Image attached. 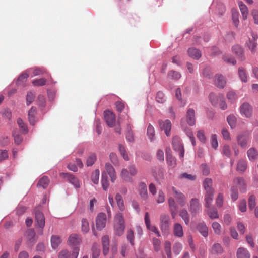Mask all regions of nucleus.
<instances>
[{"instance_id": "44", "label": "nucleus", "mask_w": 258, "mask_h": 258, "mask_svg": "<svg viewBox=\"0 0 258 258\" xmlns=\"http://www.w3.org/2000/svg\"><path fill=\"white\" fill-rule=\"evenodd\" d=\"M176 139H177L175 138L173 140L172 144H173V148H174V150L179 151L180 152H179L180 157L181 158H183L184 153L183 146L178 145V147H176Z\"/></svg>"}, {"instance_id": "49", "label": "nucleus", "mask_w": 258, "mask_h": 258, "mask_svg": "<svg viewBox=\"0 0 258 258\" xmlns=\"http://www.w3.org/2000/svg\"><path fill=\"white\" fill-rule=\"evenodd\" d=\"M119 151L120 152V154L123 159L126 161H128L130 160L129 157L126 152L125 147L121 144H119Z\"/></svg>"}, {"instance_id": "27", "label": "nucleus", "mask_w": 258, "mask_h": 258, "mask_svg": "<svg viewBox=\"0 0 258 258\" xmlns=\"http://www.w3.org/2000/svg\"><path fill=\"white\" fill-rule=\"evenodd\" d=\"M37 110L34 107H32L28 112V119L31 124L34 125L35 123V115Z\"/></svg>"}, {"instance_id": "51", "label": "nucleus", "mask_w": 258, "mask_h": 258, "mask_svg": "<svg viewBox=\"0 0 258 258\" xmlns=\"http://www.w3.org/2000/svg\"><path fill=\"white\" fill-rule=\"evenodd\" d=\"M165 251L168 258H172L171 251V243L169 241H166L164 243Z\"/></svg>"}, {"instance_id": "40", "label": "nucleus", "mask_w": 258, "mask_h": 258, "mask_svg": "<svg viewBox=\"0 0 258 258\" xmlns=\"http://www.w3.org/2000/svg\"><path fill=\"white\" fill-rule=\"evenodd\" d=\"M115 200L119 210L123 211L125 210V206L122 196L119 194H117L115 196Z\"/></svg>"}, {"instance_id": "12", "label": "nucleus", "mask_w": 258, "mask_h": 258, "mask_svg": "<svg viewBox=\"0 0 258 258\" xmlns=\"http://www.w3.org/2000/svg\"><path fill=\"white\" fill-rule=\"evenodd\" d=\"M238 187L240 192L244 193L246 191V184L244 179L242 177H237L233 180V185Z\"/></svg>"}, {"instance_id": "24", "label": "nucleus", "mask_w": 258, "mask_h": 258, "mask_svg": "<svg viewBox=\"0 0 258 258\" xmlns=\"http://www.w3.org/2000/svg\"><path fill=\"white\" fill-rule=\"evenodd\" d=\"M232 52L241 60H244L243 52L242 48L239 45H234L232 47Z\"/></svg>"}, {"instance_id": "34", "label": "nucleus", "mask_w": 258, "mask_h": 258, "mask_svg": "<svg viewBox=\"0 0 258 258\" xmlns=\"http://www.w3.org/2000/svg\"><path fill=\"white\" fill-rule=\"evenodd\" d=\"M61 243L60 237L57 235H52L51 238V244L52 247L55 249Z\"/></svg>"}, {"instance_id": "33", "label": "nucleus", "mask_w": 258, "mask_h": 258, "mask_svg": "<svg viewBox=\"0 0 258 258\" xmlns=\"http://www.w3.org/2000/svg\"><path fill=\"white\" fill-rule=\"evenodd\" d=\"M188 53L191 57L196 59H198L201 56V52L198 49L194 48H189L188 50Z\"/></svg>"}, {"instance_id": "52", "label": "nucleus", "mask_w": 258, "mask_h": 258, "mask_svg": "<svg viewBox=\"0 0 258 258\" xmlns=\"http://www.w3.org/2000/svg\"><path fill=\"white\" fill-rule=\"evenodd\" d=\"M256 205L255 197L253 195H250L248 198V207L250 210H252L255 207Z\"/></svg>"}, {"instance_id": "19", "label": "nucleus", "mask_w": 258, "mask_h": 258, "mask_svg": "<svg viewBox=\"0 0 258 258\" xmlns=\"http://www.w3.org/2000/svg\"><path fill=\"white\" fill-rule=\"evenodd\" d=\"M138 192L141 197L144 200L148 199L147 187L145 183L141 182L139 184Z\"/></svg>"}, {"instance_id": "17", "label": "nucleus", "mask_w": 258, "mask_h": 258, "mask_svg": "<svg viewBox=\"0 0 258 258\" xmlns=\"http://www.w3.org/2000/svg\"><path fill=\"white\" fill-rule=\"evenodd\" d=\"M159 124L162 130H164L165 134L169 136L171 128V123L170 120H166L165 121L160 120Z\"/></svg>"}, {"instance_id": "53", "label": "nucleus", "mask_w": 258, "mask_h": 258, "mask_svg": "<svg viewBox=\"0 0 258 258\" xmlns=\"http://www.w3.org/2000/svg\"><path fill=\"white\" fill-rule=\"evenodd\" d=\"M212 228L215 234L220 235L221 233V226L218 223L214 222L212 225Z\"/></svg>"}, {"instance_id": "22", "label": "nucleus", "mask_w": 258, "mask_h": 258, "mask_svg": "<svg viewBox=\"0 0 258 258\" xmlns=\"http://www.w3.org/2000/svg\"><path fill=\"white\" fill-rule=\"evenodd\" d=\"M214 191L206 192L204 197L205 207L209 208L213 202Z\"/></svg>"}, {"instance_id": "57", "label": "nucleus", "mask_w": 258, "mask_h": 258, "mask_svg": "<svg viewBox=\"0 0 258 258\" xmlns=\"http://www.w3.org/2000/svg\"><path fill=\"white\" fill-rule=\"evenodd\" d=\"M223 59L224 61H225L226 62H227V63L232 64L233 65H235L236 63V60L235 59V58L234 57H233L231 56H229L228 55H224L223 57Z\"/></svg>"}, {"instance_id": "48", "label": "nucleus", "mask_w": 258, "mask_h": 258, "mask_svg": "<svg viewBox=\"0 0 258 258\" xmlns=\"http://www.w3.org/2000/svg\"><path fill=\"white\" fill-rule=\"evenodd\" d=\"M181 76L179 72L175 71H171L168 73V78L172 80H178Z\"/></svg>"}, {"instance_id": "41", "label": "nucleus", "mask_w": 258, "mask_h": 258, "mask_svg": "<svg viewBox=\"0 0 258 258\" xmlns=\"http://www.w3.org/2000/svg\"><path fill=\"white\" fill-rule=\"evenodd\" d=\"M97 159L96 155L95 153H91L88 155L87 159L86 164L87 166H92L96 162Z\"/></svg>"}, {"instance_id": "16", "label": "nucleus", "mask_w": 258, "mask_h": 258, "mask_svg": "<svg viewBox=\"0 0 258 258\" xmlns=\"http://www.w3.org/2000/svg\"><path fill=\"white\" fill-rule=\"evenodd\" d=\"M251 38H249V41L248 42H247V44L251 52L254 53L255 52L256 47L257 46L256 40L257 39V36L252 33L251 34Z\"/></svg>"}, {"instance_id": "20", "label": "nucleus", "mask_w": 258, "mask_h": 258, "mask_svg": "<svg viewBox=\"0 0 258 258\" xmlns=\"http://www.w3.org/2000/svg\"><path fill=\"white\" fill-rule=\"evenodd\" d=\"M186 122L189 126H193L195 124V112L193 109H189L187 111Z\"/></svg>"}, {"instance_id": "6", "label": "nucleus", "mask_w": 258, "mask_h": 258, "mask_svg": "<svg viewBox=\"0 0 258 258\" xmlns=\"http://www.w3.org/2000/svg\"><path fill=\"white\" fill-rule=\"evenodd\" d=\"M250 141V137L246 134H241L237 137V144L243 149L246 148Z\"/></svg>"}, {"instance_id": "43", "label": "nucleus", "mask_w": 258, "mask_h": 258, "mask_svg": "<svg viewBox=\"0 0 258 258\" xmlns=\"http://www.w3.org/2000/svg\"><path fill=\"white\" fill-rule=\"evenodd\" d=\"M92 258H98L100 253L99 245L96 243L94 244L92 246Z\"/></svg>"}, {"instance_id": "13", "label": "nucleus", "mask_w": 258, "mask_h": 258, "mask_svg": "<svg viewBox=\"0 0 258 258\" xmlns=\"http://www.w3.org/2000/svg\"><path fill=\"white\" fill-rule=\"evenodd\" d=\"M168 205L172 218L174 219L177 214L178 205L176 203L174 199L172 197L169 198Z\"/></svg>"}, {"instance_id": "10", "label": "nucleus", "mask_w": 258, "mask_h": 258, "mask_svg": "<svg viewBox=\"0 0 258 258\" xmlns=\"http://www.w3.org/2000/svg\"><path fill=\"white\" fill-rule=\"evenodd\" d=\"M172 190L174 197L177 202L181 207H184L186 205V198L185 196L181 192L177 190L175 187H172Z\"/></svg>"}, {"instance_id": "21", "label": "nucleus", "mask_w": 258, "mask_h": 258, "mask_svg": "<svg viewBox=\"0 0 258 258\" xmlns=\"http://www.w3.org/2000/svg\"><path fill=\"white\" fill-rule=\"evenodd\" d=\"M214 84L217 87L223 88L225 86L226 81L222 75L217 74L215 76Z\"/></svg>"}, {"instance_id": "9", "label": "nucleus", "mask_w": 258, "mask_h": 258, "mask_svg": "<svg viewBox=\"0 0 258 258\" xmlns=\"http://www.w3.org/2000/svg\"><path fill=\"white\" fill-rule=\"evenodd\" d=\"M106 215L105 213H99L96 218V226L98 230H101L106 226Z\"/></svg>"}, {"instance_id": "35", "label": "nucleus", "mask_w": 258, "mask_h": 258, "mask_svg": "<svg viewBox=\"0 0 258 258\" xmlns=\"http://www.w3.org/2000/svg\"><path fill=\"white\" fill-rule=\"evenodd\" d=\"M220 96H223L221 95H217L214 93H211L209 94V100L213 106H217L220 101Z\"/></svg>"}, {"instance_id": "64", "label": "nucleus", "mask_w": 258, "mask_h": 258, "mask_svg": "<svg viewBox=\"0 0 258 258\" xmlns=\"http://www.w3.org/2000/svg\"><path fill=\"white\" fill-rule=\"evenodd\" d=\"M222 153L227 157H230L231 155V151L230 146L227 145H224L223 147Z\"/></svg>"}, {"instance_id": "32", "label": "nucleus", "mask_w": 258, "mask_h": 258, "mask_svg": "<svg viewBox=\"0 0 258 258\" xmlns=\"http://www.w3.org/2000/svg\"><path fill=\"white\" fill-rule=\"evenodd\" d=\"M238 73L241 81L246 83L248 81V79L246 70L243 67H239L238 68Z\"/></svg>"}, {"instance_id": "63", "label": "nucleus", "mask_w": 258, "mask_h": 258, "mask_svg": "<svg viewBox=\"0 0 258 258\" xmlns=\"http://www.w3.org/2000/svg\"><path fill=\"white\" fill-rule=\"evenodd\" d=\"M232 20L235 26L237 27L239 24V13L237 11H232Z\"/></svg>"}, {"instance_id": "5", "label": "nucleus", "mask_w": 258, "mask_h": 258, "mask_svg": "<svg viewBox=\"0 0 258 258\" xmlns=\"http://www.w3.org/2000/svg\"><path fill=\"white\" fill-rule=\"evenodd\" d=\"M79 248L75 247L72 251L63 249L60 251L58 255V258H77L79 255Z\"/></svg>"}, {"instance_id": "1", "label": "nucleus", "mask_w": 258, "mask_h": 258, "mask_svg": "<svg viewBox=\"0 0 258 258\" xmlns=\"http://www.w3.org/2000/svg\"><path fill=\"white\" fill-rule=\"evenodd\" d=\"M107 174L110 176L111 182H114L116 179V172L112 166L108 163L105 164V170L102 173L101 184L104 190H107L109 185Z\"/></svg>"}, {"instance_id": "11", "label": "nucleus", "mask_w": 258, "mask_h": 258, "mask_svg": "<svg viewBox=\"0 0 258 258\" xmlns=\"http://www.w3.org/2000/svg\"><path fill=\"white\" fill-rule=\"evenodd\" d=\"M81 242L80 236L76 234H71L68 240V244L69 246L72 247L73 249L76 247L79 248V245Z\"/></svg>"}, {"instance_id": "60", "label": "nucleus", "mask_w": 258, "mask_h": 258, "mask_svg": "<svg viewBox=\"0 0 258 258\" xmlns=\"http://www.w3.org/2000/svg\"><path fill=\"white\" fill-rule=\"evenodd\" d=\"M127 239L131 245H134V235L132 230L130 229L127 232Z\"/></svg>"}, {"instance_id": "36", "label": "nucleus", "mask_w": 258, "mask_h": 258, "mask_svg": "<svg viewBox=\"0 0 258 258\" xmlns=\"http://www.w3.org/2000/svg\"><path fill=\"white\" fill-rule=\"evenodd\" d=\"M247 168V162L244 159H240L237 165V170L238 171L243 172Z\"/></svg>"}, {"instance_id": "4", "label": "nucleus", "mask_w": 258, "mask_h": 258, "mask_svg": "<svg viewBox=\"0 0 258 258\" xmlns=\"http://www.w3.org/2000/svg\"><path fill=\"white\" fill-rule=\"evenodd\" d=\"M35 222L36 227L41 229V230L39 232V234L42 235L43 229L45 223V217L43 213L39 210L35 211Z\"/></svg>"}, {"instance_id": "30", "label": "nucleus", "mask_w": 258, "mask_h": 258, "mask_svg": "<svg viewBox=\"0 0 258 258\" xmlns=\"http://www.w3.org/2000/svg\"><path fill=\"white\" fill-rule=\"evenodd\" d=\"M197 229L200 233L205 237L208 235V229L204 223H200L197 226Z\"/></svg>"}, {"instance_id": "31", "label": "nucleus", "mask_w": 258, "mask_h": 258, "mask_svg": "<svg viewBox=\"0 0 258 258\" xmlns=\"http://www.w3.org/2000/svg\"><path fill=\"white\" fill-rule=\"evenodd\" d=\"M223 248L219 243L214 244L210 249V253L212 254H218L222 253Z\"/></svg>"}, {"instance_id": "56", "label": "nucleus", "mask_w": 258, "mask_h": 258, "mask_svg": "<svg viewBox=\"0 0 258 258\" xmlns=\"http://www.w3.org/2000/svg\"><path fill=\"white\" fill-rule=\"evenodd\" d=\"M156 100L158 103H163L166 100L164 93L161 91L158 92L156 95Z\"/></svg>"}, {"instance_id": "29", "label": "nucleus", "mask_w": 258, "mask_h": 258, "mask_svg": "<svg viewBox=\"0 0 258 258\" xmlns=\"http://www.w3.org/2000/svg\"><path fill=\"white\" fill-rule=\"evenodd\" d=\"M213 182L211 178H207L203 182V187L206 192L214 191L213 187Z\"/></svg>"}, {"instance_id": "39", "label": "nucleus", "mask_w": 258, "mask_h": 258, "mask_svg": "<svg viewBox=\"0 0 258 258\" xmlns=\"http://www.w3.org/2000/svg\"><path fill=\"white\" fill-rule=\"evenodd\" d=\"M166 160L167 164L170 168H174L176 165V160L175 158L173 157L172 156L169 154L167 151V157Z\"/></svg>"}, {"instance_id": "15", "label": "nucleus", "mask_w": 258, "mask_h": 258, "mask_svg": "<svg viewBox=\"0 0 258 258\" xmlns=\"http://www.w3.org/2000/svg\"><path fill=\"white\" fill-rule=\"evenodd\" d=\"M145 223L146 227L148 230L154 232L158 237L160 236V233H159L157 228L156 227H155V226L151 225L150 216H149V214L148 212H146L145 213Z\"/></svg>"}, {"instance_id": "38", "label": "nucleus", "mask_w": 258, "mask_h": 258, "mask_svg": "<svg viewBox=\"0 0 258 258\" xmlns=\"http://www.w3.org/2000/svg\"><path fill=\"white\" fill-rule=\"evenodd\" d=\"M49 183V179L47 176H43L40 179L38 183L37 186L38 187H42L43 189L46 188Z\"/></svg>"}, {"instance_id": "14", "label": "nucleus", "mask_w": 258, "mask_h": 258, "mask_svg": "<svg viewBox=\"0 0 258 258\" xmlns=\"http://www.w3.org/2000/svg\"><path fill=\"white\" fill-rule=\"evenodd\" d=\"M104 119L107 124L110 127L114 126L115 122V115L110 111L104 112Z\"/></svg>"}, {"instance_id": "50", "label": "nucleus", "mask_w": 258, "mask_h": 258, "mask_svg": "<svg viewBox=\"0 0 258 258\" xmlns=\"http://www.w3.org/2000/svg\"><path fill=\"white\" fill-rule=\"evenodd\" d=\"M46 83V79L44 78L35 79L32 81L33 85L36 86H42L45 85Z\"/></svg>"}, {"instance_id": "55", "label": "nucleus", "mask_w": 258, "mask_h": 258, "mask_svg": "<svg viewBox=\"0 0 258 258\" xmlns=\"http://www.w3.org/2000/svg\"><path fill=\"white\" fill-rule=\"evenodd\" d=\"M89 230V223L85 218L82 220V231L84 233H87Z\"/></svg>"}, {"instance_id": "7", "label": "nucleus", "mask_w": 258, "mask_h": 258, "mask_svg": "<svg viewBox=\"0 0 258 258\" xmlns=\"http://www.w3.org/2000/svg\"><path fill=\"white\" fill-rule=\"evenodd\" d=\"M201 204L198 199L192 198L189 202V210L191 215L195 216L201 209Z\"/></svg>"}, {"instance_id": "26", "label": "nucleus", "mask_w": 258, "mask_h": 258, "mask_svg": "<svg viewBox=\"0 0 258 258\" xmlns=\"http://www.w3.org/2000/svg\"><path fill=\"white\" fill-rule=\"evenodd\" d=\"M237 258H250V254L246 249L240 247L237 250Z\"/></svg>"}, {"instance_id": "58", "label": "nucleus", "mask_w": 258, "mask_h": 258, "mask_svg": "<svg viewBox=\"0 0 258 258\" xmlns=\"http://www.w3.org/2000/svg\"><path fill=\"white\" fill-rule=\"evenodd\" d=\"M208 214L211 219H216L218 218L217 211L215 208H212L208 211Z\"/></svg>"}, {"instance_id": "23", "label": "nucleus", "mask_w": 258, "mask_h": 258, "mask_svg": "<svg viewBox=\"0 0 258 258\" xmlns=\"http://www.w3.org/2000/svg\"><path fill=\"white\" fill-rule=\"evenodd\" d=\"M247 155L250 161H255L258 157V151L254 148H250L247 151Z\"/></svg>"}, {"instance_id": "46", "label": "nucleus", "mask_w": 258, "mask_h": 258, "mask_svg": "<svg viewBox=\"0 0 258 258\" xmlns=\"http://www.w3.org/2000/svg\"><path fill=\"white\" fill-rule=\"evenodd\" d=\"M100 172L98 169L95 170L92 172L91 175V180L95 184H97L99 182Z\"/></svg>"}, {"instance_id": "18", "label": "nucleus", "mask_w": 258, "mask_h": 258, "mask_svg": "<svg viewBox=\"0 0 258 258\" xmlns=\"http://www.w3.org/2000/svg\"><path fill=\"white\" fill-rule=\"evenodd\" d=\"M61 175L63 176L64 177L66 178L68 181L73 184L75 188L80 187V183L78 179L75 177L74 175L69 174L68 173H61Z\"/></svg>"}, {"instance_id": "59", "label": "nucleus", "mask_w": 258, "mask_h": 258, "mask_svg": "<svg viewBox=\"0 0 258 258\" xmlns=\"http://www.w3.org/2000/svg\"><path fill=\"white\" fill-rule=\"evenodd\" d=\"M17 123L19 126L22 130L24 133L26 134L28 132V128L25 124V123L23 122L22 119L18 118L17 119Z\"/></svg>"}, {"instance_id": "3", "label": "nucleus", "mask_w": 258, "mask_h": 258, "mask_svg": "<svg viewBox=\"0 0 258 258\" xmlns=\"http://www.w3.org/2000/svg\"><path fill=\"white\" fill-rule=\"evenodd\" d=\"M239 110L240 114L244 117L249 119L253 116V107L247 102L243 103Z\"/></svg>"}, {"instance_id": "47", "label": "nucleus", "mask_w": 258, "mask_h": 258, "mask_svg": "<svg viewBox=\"0 0 258 258\" xmlns=\"http://www.w3.org/2000/svg\"><path fill=\"white\" fill-rule=\"evenodd\" d=\"M26 236L27 239L30 241H33L35 240V232L32 229H30L27 230L26 232Z\"/></svg>"}, {"instance_id": "28", "label": "nucleus", "mask_w": 258, "mask_h": 258, "mask_svg": "<svg viewBox=\"0 0 258 258\" xmlns=\"http://www.w3.org/2000/svg\"><path fill=\"white\" fill-rule=\"evenodd\" d=\"M238 6L242 14V18L244 20L247 18L248 11L247 6L242 2H239Z\"/></svg>"}, {"instance_id": "42", "label": "nucleus", "mask_w": 258, "mask_h": 258, "mask_svg": "<svg viewBox=\"0 0 258 258\" xmlns=\"http://www.w3.org/2000/svg\"><path fill=\"white\" fill-rule=\"evenodd\" d=\"M227 121L231 128H234L236 127L237 118L235 115L231 114L228 116Z\"/></svg>"}, {"instance_id": "2", "label": "nucleus", "mask_w": 258, "mask_h": 258, "mask_svg": "<svg viewBox=\"0 0 258 258\" xmlns=\"http://www.w3.org/2000/svg\"><path fill=\"white\" fill-rule=\"evenodd\" d=\"M124 220L123 215L121 213H117L114 220V229L115 233L118 236L123 234L124 230Z\"/></svg>"}, {"instance_id": "37", "label": "nucleus", "mask_w": 258, "mask_h": 258, "mask_svg": "<svg viewBox=\"0 0 258 258\" xmlns=\"http://www.w3.org/2000/svg\"><path fill=\"white\" fill-rule=\"evenodd\" d=\"M179 216L184 221L185 223L188 225L190 221V217L187 211L185 209H182L180 210Z\"/></svg>"}, {"instance_id": "45", "label": "nucleus", "mask_w": 258, "mask_h": 258, "mask_svg": "<svg viewBox=\"0 0 258 258\" xmlns=\"http://www.w3.org/2000/svg\"><path fill=\"white\" fill-rule=\"evenodd\" d=\"M147 135L151 141H153L155 136L154 128L152 125L149 124L147 127Z\"/></svg>"}, {"instance_id": "54", "label": "nucleus", "mask_w": 258, "mask_h": 258, "mask_svg": "<svg viewBox=\"0 0 258 258\" xmlns=\"http://www.w3.org/2000/svg\"><path fill=\"white\" fill-rule=\"evenodd\" d=\"M231 197L233 201H236L238 198V192L237 187L234 185L231 186Z\"/></svg>"}, {"instance_id": "62", "label": "nucleus", "mask_w": 258, "mask_h": 258, "mask_svg": "<svg viewBox=\"0 0 258 258\" xmlns=\"http://www.w3.org/2000/svg\"><path fill=\"white\" fill-rule=\"evenodd\" d=\"M165 196L163 191L161 190H159L158 192V197L156 199V202L158 204L162 203L165 201Z\"/></svg>"}, {"instance_id": "61", "label": "nucleus", "mask_w": 258, "mask_h": 258, "mask_svg": "<svg viewBox=\"0 0 258 258\" xmlns=\"http://www.w3.org/2000/svg\"><path fill=\"white\" fill-rule=\"evenodd\" d=\"M182 249V245L180 243H176L173 247V251L174 253L177 255L178 254Z\"/></svg>"}, {"instance_id": "25", "label": "nucleus", "mask_w": 258, "mask_h": 258, "mask_svg": "<svg viewBox=\"0 0 258 258\" xmlns=\"http://www.w3.org/2000/svg\"><path fill=\"white\" fill-rule=\"evenodd\" d=\"M173 232L175 236L182 237L183 236V228L179 223H175L174 225Z\"/></svg>"}, {"instance_id": "8", "label": "nucleus", "mask_w": 258, "mask_h": 258, "mask_svg": "<svg viewBox=\"0 0 258 258\" xmlns=\"http://www.w3.org/2000/svg\"><path fill=\"white\" fill-rule=\"evenodd\" d=\"M160 228L162 232L166 233L169 228L170 218L168 214H163L161 215L160 218Z\"/></svg>"}]
</instances>
